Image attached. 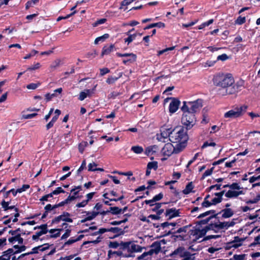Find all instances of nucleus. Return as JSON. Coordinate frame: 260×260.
Wrapping results in <instances>:
<instances>
[{
	"label": "nucleus",
	"mask_w": 260,
	"mask_h": 260,
	"mask_svg": "<svg viewBox=\"0 0 260 260\" xmlns=\"http://www.w3.org/2000/svg\"><path fill=\"white\" fill-rule=\"evenodd\" d=\"M223 187H228L230 189L226 192H225V190H222L219 192L215 193L214 195L217 197L213 198L211 201L212 205H215L221 203L222 200V196L224 193L225 197L229 199L237 198L240 195L245 194L243 190H241L243 187H241L239 184L236 182L224 185Z\"/></svg>",
	"instance_id": "obj_1"
},
{
	"label": "nucleus",
	"mask_w": 260,
	"mask_h": 260,
	"mask_svg": "<svg viewBox=\"0 0 260 260\" xmlns=\"http://www.w3.org/2000/svg\"><path fill=\"white\" fill-rule=\"evenodd\" d=\"M213 82L215 86L221 87L217 90V94L225 96L229 95L228 88L231 87L235 80L231 74H218L214 76Z\"/></svg>",
	"instance_id": "obj_2"
},
{
	"label": "nucleus",
	"mask_w": 260,
	"mask_h": 260,
	"mask_svg": "<svg viewBox=\"0 0 260 260\" xmlns=\"http://www.w3.org/2000/svg\"><path fill=\"white\" fill-rule=\"evenodd\" d=\"M188 139L187 130L183 127H177L173 129L170 136V141L176 143V146L182 150L185 147Z\"/></svg>",
	"instance_id": "obj_3"
},
{
	"label": "nucleus",
	"mask_w": 260,
	"mask_h": 260,
	"mask_svg": "<svg viewBox=\"0 0 260 260\" xmlns=\"http://www.w3.org/2000/svg\"><path fill=\"white\" fill-rule=\"evenodd\" d=\"M235 224L234 219L232 221H220L218 217H217L216 220L211 221L210 223V226L212 231L214 232L217 233L220 231L228 230L230 227L233 226Z\"/></svg>",
	"instance_id": "obj_4"
},
{
	"label": "nucleus",
	"mask_w": 260,
	"mask_h": 260,
	"mask_svg": "<svg viewBox=\"0 0 260 260\" xmlns=\"http://www.w3.org/2000/svg\"><path fill=\"white\" fill-rule=\"evenodd\" d=\"M202 106V100L201 99H198L193 102H184L183 105L181 107V110L186 111L194 114L195 113L200 110Z\"/></svg>",
	"instance_id": "obj_5"
},
{
	"label": "nucleus",
	"mask_w": 260,
	"mask_h": 260,
	"mask_svg": "<svg viewBox=\"0 0 260 260\" xmlns=\"http://www.w3.org/2000/svg\"><path fill=\"white\" fill-rule=\"evenodd\" d=\"M183 112L181 122L185 126L186 129H190L196 122L195 115L192 113L182 111Z\"/></svg>",
	"instance_id": "obj_6"
},
{
	"label": "nucleus",
	"mask_w": 260,
	"mask_h": 260,
	"mask_svg": "<svg viewBox=\"0 0 260 260\" xmlns=\"http://www.w3.org/2000/svg\"><path fill=\"white\" fill-rule=\"evenodd\" d=\"M151 248L147 252L143 253L141 255L137 257L138 260H148L150 256L152 255L153 254H158L160 250V244L157 242L153 243L151 245Z\"/></svg>",
	"instance_id": "obj_7"
},
{
	"label": "nucleus",
	"mask_w": 260,
	"mask_h": 260,
	"mask_svg": "<svg viewBox=\"0 0 260 260\" xmlns=\"http://www.w3.org/2000/svg\"><path fill=\"white\" fill-rule=\"evenodd\" d=\"M181 151L182 150L178 146L176 145L173 146L171 143L166 144L161 149L162 154L167 156H171L173 153H178Z\"/></svg>",
	"instance_id": "obj_8"
},
{
	"label": "nucleus",
	"mask_w": 260,
	"mask_h": 260,
	"mask_svg": "<svg viewBox=\"0 0 260 260\" xmlns=\"http://www.w3.org/2000/svg\"><path fill=\"white\" fill-rule=\"evenodd\" d=\"M143 248L141 246L129 241L127 242L125 253L126 255H128L127 257H134V252H141Z\"/></svg>",
	"instance_id": "obj_9"
},
{
	"label": "nucleus",
	"mask_w": 260,
	"mask_h": 260,
	"mask_svg": "<svg viewBox=\"0 0 260 260\" xmlns=\"http://www.w3.org/2000/svg\"><path fill=\"white\" fill-rule=\"evenodd\" d=\"M246 106L237 107L226 112L224 117L226 118H236L242 115L246 111Z\"/></svg>",
	"instance_id": "obj_10"
},
{
	"label": "nucleus",
	"mask_w": 260,
	"mask_h": 260,
	"mask_svg": "<svg viewBox=\"0 0 260 260\" xmlns=\"http://www.w3.org/2000/svg\"><path fill=\"white\" fill-rule=\"evenodd\" d=\"M219 213H216V211L214 210H211L207 211L201 214L198 216V218H202L203 217H205L207 216L210 215L209 217H207V218L205 219V221H207V223H208V222L212 219H214V220H216L217 217Z\"/></svg>",
	"instance_id": "obj_11"
},
{
	"label": "nucleus",
	"mask_w": 260,
	"mask_h": 260,
	"mask_svg": "<svg viewBox=\"0 0 260 260\" xmlns=\"http://www.w3.org/2000/svg\"><path fill=\"white\" fill-rule=\"evenodd\" d=\"M70 214L67 212H64L62 214L56 217L52 220V223H58L60 221L62 220L68 222H72L73 219L69 218Z\"/></svg>",
	"instance_id": "obj_12"
},
{
	"label": "nucleus",
	"mask_w": 260,
	"mask_h": 260,
	"mask_svg": "<svg viewBox=\"0 0 260 260\" xmlns=\"http://www.w3.org/2000/svg\"><path fill=\"white\" fill-rule=\"evenodd\" d=\"M49 248V244L48 243L44 244L42 245H40L37 247H35L32 248L31 251L29 252H27L26 253L22 254L20 255V257H24L25 255L32 254L34 253H37L38 252V250L41 251H44Z\"/></svg>",
	"instance_id": "obj_13"
},
{
	"label": "nucleus",
	"mask_w": 260,
	"mask_h": 260,
	"mask_svg": "<svg viewBox=\"0 0 260 260\" xmlns=\"http://www.w3.org/2000/svg\"><path fill=\"white\" fill-rule=\"evenodd\" d=\"M169 99L172 100L169 105V112L174 113L178 109L180 102L175 98H167L165 101H167Z\"/></svg>",
	"instance_id": "obj_14"
},
{
	"label": "nucleus",
	"mask_w": 260,
	"mask_h": 260,
	"mask_svg": "<svg viewBox=\"0 0 260 260\" xmlns=\"http://www.w3.org/2000/svg\"><path fill=\"white\" fill-rule=\"evenodd\" d=\"M243 85V81H240L235 84H232L231 87L228 88L229 94H234L241 90Z\"/></svg>",
	"instance_id": "obj_15"
},
{
	"label": "nucleus",
	"mask_w": 260,
	"mask_h": 260,
	"mask_svg": "<svg viewBox=\"0 0 260 260\" xmlns=\"http://www.w3.org/2000/svg\"><path fill=\"white\" fill-rule=\"evenodd\" d=\"M30 187L29 185L28 184H24L22 185V186L20 188H18L16 190H15L14 189H11V190L7 191L5 194H4L5 198H8L9 196V194L10 193H12L13 195L15 197L16 196L17 193H21L24 191H25L26 189H28Z\"/></svg>",
	"instance_id": "obj_16"
},
{
	"label": "nucleus",
	"mask_w": 260,
	"mask_h": 260,
	"mask_svg": "<svg viewBox=\"0 0 260 260\" xmlns=\"http://www.w3.org/2000/svg\"><path fill=\"white\" fill-rule=\"evenodd\" d=\"M210 230H212L210 226V223L202 230L196 229L193 233V236H196V237L199 239L204 237L206 235V233Z\"/></svg>",
	"instance_id": "obj_17"
},
{
	"label": "nucleus",
	"mask_w": 260,
	"mask_h": 260,
	"mask_svg": "<svg viewBox=\"0 0 260 260\" xmlns=\"http://www.w3.org/2000/svg\"><path fill=\"white\" fill-rule=\"evenodd\" d=\"M116 55L118 57H131L129 59H124L122 61L123 63L126 64L127 62H133L136 61L137 56L136 54L131 53H116Z\"/></svg>",
	"instance_id": "obj_18"
},
{
	"label": "nucleus",
	"mask_w": 260,
	"mask_h": 260,
	"mask_svg": "<svg viewBox=\"0 0 260 260\" xmlns=\"http://www.w3.org/2000/svg\"><path fill=\"white\" fill-rule=\"evenodd\" d=\"M165 215L169 217V219H171L174 217L179 216V211L175 208L167 209L166 211Z\"/></svg>",
	"instance_id": "obj_19"
},
{
	"label": "nucleus",
	"mask_w": 260,
	"mask_h": 260,
	"mask_svg": "<svg viewBox=\"0 0 260 260\" xmlns=\"http://www.w3.org/2000/svg\"><path fill=\"white\" fill-rule=\"evenodd\" d=\"M14 254V250L12 248H9L3 252V255L0 256V260H10L11 256Z\"/></svg>",
	"instance_id": "obj_20"
},
{
	"label": "nucleus",
	"mask_w": 260,
	"mask_h": 260,
	"mask_svg": "<svg viewBox=\"0 0 260 260\" xmlns=\"http://www.w3.org/2000/svg\"><path fill=\"white\" fill-rule=\"evenodd\" d=\"M173 129L171 128H166L165 127H162L160 130V133L159 135L161 136L164 138L167 139L169 138V140L170 141L171 133Z\"/></svg>",
	"instance_id": "obj_21"
},
{
	"label": "nucleus",
	"mask_w": 260,
	"mask_h": 260,
	"mask_svg": "<svg viewBox=\"0 0 260 260\" xmlns=\"http://www.w3.org/2000/svg\"><path fill=\"white\" fill-rule=\"evenodd\" d=\"M86 213L87 217L81 220V223H84L87 221L91 220L94 218H95L98 215L99 213L96 212V211H92V212H85Z\"/></svg>",
	"instance_id": "obj_22"
},
{
	"label": "nucleus",
	"mask_w": 260,
	"mask_h": 260,
	"mask_svg": "<svg viewBox=\"0 0 260 260\" xmlns=\"http://www.w3.org/2000/svg\"><path fill=\"white\" fill-rule=\"evenodd\" d=\"M109 232H111L114 234L113 236V238L117 237L121 235H123L124 234V231L121 228H119L118 227H111L108 228Z\"/></svg>",
	"instance_id": "obj_23"
},
{
	"label": "nucleus",
	"mask_w": 260,
	"mask_h": 260,
	"mask_svg": "<svg viewBox=\"0 0 260 260\" xmlns=\"http://www.w3.org/2000/svg\"><path fill=\"white\" fill-rule=\"evenodd\" d=\"M222 213V217L227 218L232 217L234 215L233 211L230 208H226L218 212L219 214Z\"/></svg>",
	"instance_id": "obj_24"
},
{
	"label": "nucleus",
	"mask_w": 260,
	"mask_h": 260,
	"mask_svg": "<svg viewBox=\"0 0 260 260\" xmlns=\"http://www.w3.org/2000/svg\"><path fill=\"white\" fill-rule=\"evenodd\" d=\"M62 231V229H51L48 232L52 234L49 237L51 238H56L60 236V232Z\"/></svg>",
	"instance_id": "obj_25"
},
{
	"label": "nucleus",
	"mask_w": 260,
	"mask_h": 260,
	"mask_svg": "<svg viewBox=\"0 0 260 260\" xmlns=\"http://www.w3.org/2000/svg\"><path fill=\"white\" fill-rule=\"evenodd\" d=\"M158 150V146L156 145H153L146 148L145 153L146 155L149 156L153 154Z\"/></svg>",
	"instance_id": "obj_26"
},
{
	"label": "nucleus",
	"mask_w": 260,
	"mask_h": 260,
	"mask_svg": "<svg viewBox=\"0 0 260 260\" xmlns=\"http://www.w3.org/2000/svg\"><path fill=\"white\" fill-rule=\"evenodd\" d=\"M114 48V45L113 44L110 45L109 46H105L103 48L102 55L103 56L110 54L113 50Z\"/></svg>",
	"instance_id": "obj_27"
},
{
	"label": "nucleus",
	"mask_w": 260,
	"mask_h": 260,
	"mask_svg": "<svg viewBox=\"0 0 260 260\" xmlns=\"http://www.w3.org/2000/svg\"><path fill=\"white\" fill-rule=\"evenodd\" d=\"M185 248L183 247H179L175 249L171 254V256L178 255L181 257V255L183 254V252H185Z\"/></svg>",
	"instance_id": "obj_28"
},
{
	"label": "nucleus",
	"mask_w": 260,
	"mask_h": 260,
	"mask_svg": "<svg viewBox=\"0 0 260 260\" xmlns=\"http://www.w3.org/2000/svg\"><path fill=\"white\" fill-rule=\"evenodd\" d=\"M154 27H157L158 28H164L165 27V23H164L161 22H159L157 23H154L150 24L149 25L146 26L144 28V29L146 30V29H150V28H153Z\"/></svg>",
	"instance_id": "obj_29"
},
{
	"label": "nucleus",
	"mask_w": 260,
	"mask_h": 260,
	"mask_svg": "<svg viewBox=\"0 0 260 260\" xmlns=\"http://www.w3.org/2000/svg\"><path fill=\"white\" fill-rule=\"evenodd\" d=\"M193 188L192 182H189L186 186L185 188L183 190V193L185 194H187L192 191Z\"/></svg>",
	"instance_id": "obj_30"
},
{
	"label": "nucleus",
	"mask_w": 260,
	"mask_h": 260,
	"mask_svg": "<svg viewBox=\"0 0 260 260\" xmlns=\"http://www.w3.org/2000/svg\"><path fill=\"white\" fill-rule=\"evenodd\" d=\"M172 235V237H174L175 239H178L180 240H183L184 239L185 235H177V234H174V232H172L171 231H169L166 235Z\"/></svg>",
	"instance_id": "obj_31"
},
{
	"label": "nucleus",
	"mask_w": 260,
	"mask_h": 260,
	"mask_svg": "<svg viewBox=\"0 0 260 260\" xmlns=\"http://www.w3.org/2000/svg\"><path fill=\"white\" fill-rule=\"evenodd\" d=\"M109 37V35L108 34H105L102 36L98 37L94 40V44H98L100 42H104Z\"/></svg>",
	"instance_id": "obj_32"
},
{
	"label": "nucleus",
	"mask_w": 260,
	"mask_h": 260,
	"mask_svg": "<svg viewBox=\"0 0 260 260\" xmlns=\"http://www.w3.org/2000/svg\"><path fill=\"white\" fill-rule=\"evenodd\" d=\"M109 210L110 212L113 215H117L121 213V209L118 207H111Z\"/></svg>",
	"instance_id": "obj_33"
},
{
	"label": "nucleus",
	"mask_w": 260,
	"mask_h": 260,
	"mask_svg": "<svg viewBox=\"0 0 260 260\" xmlns=\"http://www.w3.org/2000/svg\"><path fill=\"white\" fill-rule=\"evenodd\" d=\"M147 168H148V170L153 169L154 170H156L158 168V163L155 161L149 162L147 164Z\"/></svg>",
	"instance_id": "obj_34"
},
{
	"label": "nucleus",
	"mask_w": 260,
	"mask_h": 260,
	"mask_svg": "<svg viewBox=\"0 0 260 260\" xmlns=\"http://www.w3.org/2000/svg\"><path fill=\"white\" fill-rule=\"evenodd\" d=\"M131 150L136 154H140L143 152V148L140 146H134L132 147Z\"/></svg>",
	"instance_id": "obj_35"
},
{
	"label": "nucleus",
	"mask_w": 260,
	"mask_h": 260,
	"mask_svg": "<svg viewBox=\"0 0 260 260\" xmlns=\"http://www.w3.org/2000/svg\"><path fill=\"white\" fill-rule=\"evenodd\" d=\"M37 229H40L41 230L40 231L44 232L43 234H47V232H48V229H47V224H42V225H39V226H35L34 228V230H36Z\"/></svg>",
	"instance_id": "obj_36"
},
{
	"label": "nucleus",
	"mask_w": 260,
	"mask_h": 260,
	"mask_svg": "<svg viewBox=\"0 0 260 260\" xmlns=\"http://www.w3.org/2000/svg\"><path fill=\"white\" fill-rule=\"evenodd\" d=\"M88 145V143L86 141H82L79 145V151L80 153H82L84 150V149Z\"/></svg>",
	"instance_id": "obj_37"
},
{
	"label": "nucleus",
	"mask_w": 260,
	"mask_h": 260,
	"mask_svg": "<svg viewBox=\"0 0 260 260\" xmlns=\"http://www.w3.org/2000/svg\"><path fill=\"white\" fill-rule=\"evenodd\" d=\"M73 192V194L72 196H69L67 199L68 200V201H69V202L70 203L71 202L75 200V199H76L78 196H77V194H78V192H79V190L78 191H74Z\"/></svg>",
	"instance_id": "obj_38"
},
{
	"label": "nucleus",
	"mask_w": 260,
	"mask_h": 260,
	"mask_svg": "<svg viewBox=\"0 0 260 260\" xmlns=\"http://www.w3.org/2000/svg\"><path fill=\"white\" fill-rule=\"evenodd\" d=\"M21 236V234H17L15 236H12L8 239V241L11 243H14L15 242L17 241L20 237Z\"/></svg>",
	"instance_id": "obj_39"
},
{
	"label": "nucleus",
	"mask_w": 260,
	"mask_h": 260,
	"mask_svg": "<svg viewBox=\"0 0 260 260\" xmlns=\"http://www.w3.org/2000/svg\"><path fill=\"white\" fill-rule=\"evenodd\" d=\"M118 79V78H116V77H112V76H110L109 77L107 80H106V82L108 84H113Z\"/></svg>",
	"instance_id": "obj_40"
},
{
	"label": "nucleus",
	"mask_w": 260,
	"mask_h": 260,
	"mask_svg": "<svg viewBox=\"0 0 260 260\" xmlns=\"http://www.w3.org/2000/svg\"><path fill=\"white\" fill-rule=\"evenodd\" d=\"M213 169H214V168L212 167V168H211L210 169H208L204 173V174H203V176L202 177V179H204V178H205V177L208 176H210L212 174V172H213Z\"/></svg>",
	"instance_id": "obj_41"
},
{
	"label": "nucleus",
	"mask_w": 260,
	"mask_h": 260,
	"mask_svg": "<svg viewBox=\"0 0 260 260\" xmlns=\"http://www.w3.org/2000/svg\"><path fill=\"white\" fill-rule=\"evenodd\" d=\"M188 229V226H184L183 227L180 228L176 231L174 232V234H180V233H184L185 234L187 232V230Z\"/></svg>",
	"instance_id": "obj_42"
},
{
	"label": "nucleus",
	"mask_w": 260,
	"mask_h": 260,
	"mask_svg": "<svg viewBox=\"0 0 260 260\" xmlns=\"http://www.w3.org/2000/svg\"><path fill=\"white\" fill-rule=\"evenodd\" d=\"M56 96V94L55 93L50 94V93H48L45 94V101L46 102H48L52 100L53 98L55 97Z\"/></svg>",
	"instance_id": "obj_43"
},
{
	"label": "nucleus",
	"mask_w": 260,
	"mask_h": 260,
	"mask_svg": "<svg viewBox=\"0 0 260 260\" xmlns=\"http://www.w3.org/2000/svg\"><path fill=\"white\" fill-rule=\"evenodd\" d=\"M166 203H155L153 208H152V211L153 212H157L159 209H160L163 204H165Z\"/></svg>",
	"instance_id": "obj_44"
},
{
	"label": "nucleus",
	"mask_w": 260,
	"mask_h": 260,
	"mask_svg": "<svg viewBox=\"0 0 260 260\" xmlns=\"http://www.w3.org/2000/svg\"><path fill=\"white\" fill-rule=\"evenodd\" d=\"M245 21H246V19H245V17L239 16L236 19L235 22L236 24L241 25V24L244 23L245 22Z\"/></svg>",
	"instance_id": "obj_45"
},
{
	"label": "nucleus",
	"mask_w": 260,
	"mask_h": 260,
	"mask_svg": "<svg viewBox=\"0 0 260 260\" xmlns=\"http://www.w3.org/2000/svg\"><path fill=\"white\" fill-rule=\"evenodd\" d=\"M9 203L10 202H6L5 200H3L1 203V205H2V207L4 209V211H6L9 210Z\"/></svg>",
	"instance_id": "obj_46"
},
{
	"label": "nucleus",
	"mask_w": 260,
	"mask_h": 260,
	"mask_svg": "<svg viewBox=\"0 0 260 260\" xmlns=\"http://www.w3.org/2000/svg\"><path fill=\"white\" fill-rule=\"evenodd\" d=\"M97 165L95 162L90 163L88 165V171H95L96 170Z\"/></svg>",
	"instance_id": "obj_47"
},
{
	"label": "nucleus",
	"mask_w": 260,
	"mask_h": 260,
	"mask_svg": "<svg viewBox=\"0 0 260 260\" xmlns=\"http://www.w3.org/2000/svg\"><path fill=\"white\" fill-rule=\"evenodd\" d=\"M115 255L121 257H127L128 255H126V253L122 251H120L119 249L118 251H115Z\"/></svg>",
	"instance_id": "obj_48"
},
{
	"label": "nucleus",
	"mask_w": 260,
	"mask_h": 260,
	"mask_svg": "<svg viewBox=\"0 0 260 260\" xmlns=\"http://www.w3.org/2000/svg\"><path fill=\"white\" fill-rule=\"evenodd\" d=\"M260 200V194L257 196L253 200H249L246 202V204H255Z\"/></svg>",
	"instance_id": "obj_49"
},
{
	"label": "nucleus",
	"mask_w": 260,
	"mask_h": 260,
	"mask_svg": "<svg viewBox=\"0 0 260 260\" xmlns=\"http://www.w3.org/2000/svg\"><path fill=\"white\" fill-rule=\"evenodd\" d=\"M127 242H121L119 245V250L120 251H122L123 252H125V248H126Z\"/></svg>",
	"instance_id": "obj_50"
},
{
	"label": "nucleus",
	"mask_w": 260,
	"mask_h": 260,
	"mask_svg": "<svg viewBox=\"0 0 260 260\" xmlns=\"http://www.w3.org/2000/svg\"><path fill=\"white\" fill-rule=\"evenodd\" d=\"M60 63L61 60L60 59H56L51 65V68L52 69H55L58 67L60 65Z\"/></svg>",
	"instance_id": "obj_51"
},
{
	"label": "nucleus",
	"mask_w": 260,
	"mask_h": 260,
	"mask_svg": "<svg viewBox=\"0 0 260 260\" xmlns=\"http://www.w3.org/2000/svg\"><path fill=\"white\" fill-rule=\"evenodd\" d=\"M136 37V35L129 34L128 37L124 39L125 42H127V43L129 44V43H131L134 40V39H135Z\"/></svg>",
	"instance_id": "obj_52"
},
{
	"label": "nucleus",
	"mask_w": 260,
	"mask_h": 260,
	"mask_svg": "<svg viewBox=\"0 0 260 260\" xmlns=\"http://www.w3.org/2000/svg\"><path fill=\"white\" fill-rule=\"evenodd\" d=\"M38 53V51L35 50H32L29 54H27L24 57V59H27L30 58L31 57L34 56Z\"/></svg>",
	"instance_id": "obj_53"
},
{
	"label": "nucleus",
	"mask_w": 260,
	"mask_h": 260,
	"mask_svg": "<svg viewBox=\"0 0 260 260\" xmlns=\"http://www.w3.org/2000/svg\"><path fill=\"white\" fill-rule=\"evenodd\" d=\"M120 243L116 241L110 242L109 244V247L112 248H117L119 247Z\"/></svg>",
	"instance_id": "obj_54"
},
{
	"label": "nucleus",
	"mask_w": 260,
	"mask_h": 260,
	"mask_svg": "<svg viewBox=\"0 0 260 260\" xmlns=\"http://www.w3.org/2000/svg\"><path fill=\"white\" fill-rule=\"evenodd\" d=\"M134 0H123L121 3V7H120V9H122L123 6H127L133 3Z\"/></svg>",
	"instance_id": "obj_55"
},
{
	"label": "nucleus",
	"mask_w": 260,
	"mask_h": 260,
	"mask_svg": "<svg viewBox=\"0 0 260 260\" xmlns=\"http://www.w3.org/2000/svg\"><path fill=\"white\" fill-rule=\"evenodd\" d=\"M216 145V143L213 142H209L206 141L204 143L203 145L202 146V148H206L208 146H215Z\"/></svg>",
	"instance_id": "obj_56"
},
{
	"label": "nucleus",
	"mask_w": 260,
	"mask_h": 260,
	"mask_svg": "<svg viewBox=\"0 0 260 260\" xmlns=\"http://www.w3.org/2000/svg\"><path fill=\"white\" fill-rule=\"evenodd\" d=\"M40 85V83L36 84V83H30L29 84H28L26 86L27 88L28 89H36L38 86Z\"/></svg>",
	"instance_id": "obj_57"
},
{
	"label": "nucleus",
	"mask_w": 260,
	"mask_h": 260,
	"mask_svg": "<svg viewBox=\"0 0 260 260\" xmlns=\"http://www.w3.org/2000/svg\"><path fill=\"white\" fill-rule=\"evenodd\" d=\"M163 197H164L163 193L160 192L159 194L155 196L153 198V201H155V202H156L157 201H160L161 199H162Z\"/></svg>",
	"instance_id": "obj_58"
},
{
	"label": "nucleus",
	"mask_w": 260,
	"mask_h": 260,
	"mask_svg": "<svg viewBox=\"0 0 260 260\" xmlns=\"http://www.w3.org/2000/svg\"><path fill=\"white\" fill-rule=\"evenodd\" d=\"M40 66H41V65H40V63H39V62L36 63L34 66L28 67L27 69V71H32V70H35L36 69H38L39 68H40Z\"/></svg>",
	"instance_id": "obj_59"
},
{
	"label": "nucleus",
	"mask_w": 260,
	"mask_h": 260,
	"mask_svg": "<svg viewBox=\"0 0 260 260\" xmlns=\"http://www.w3.org/2000/svg\"><path fill=\"white\" fill-rule=\"evenodd\" d=\"M100 75L103 76L106 74H108L110 72V70L107 68H104L100 69Z\"/></svg>",
	"instance_id": "obj_60"
},
{
	"label": "nucleus",
	"mask_w": 260,
	"mask_h": 260,
	"mask_svg": "<svg viewBox=\"0 0 260 260\" xmlns=\"http://www.w3.org/2000/svg\"><path fill=\"white\" fill-rule=\"evenodd\" d=\"M65 191L61 187H58L56 188V189L52 191V193H54V195L58 194L60 193H64Z\"/></svg>",
	"instance_id": "obj_61"
},
{
	"label": "nucleus",
	"mask_w": 260,
	"mask_h": 260,
	"mask_svg": "<svg viewBox=\"0 0 260 260\" xmlns=\"http://www.w3.org/2000/svg\"><path fill=\"white\" fill-rule=\"evenodd\" d=\"M88 200H83L82 202L76 204V207L78 208L84 207L88 204Z\"/></svg>",
	"instance_id": "obj_62"
},
{
	"label": "nucleus",
	"mask_w": 260,
	"mask_h": 260,
	"mask_svg": "<svg viewBox=\"0 0 260 260\" xmlns=\"http://www.w3.org/2000/svg\"><path fill=\"white\" fill-rule=\"evenodd\" d=\"M229 58L228 56L226 54H222L220 55H219L217 58V59L218 60H222V61H224V60H226V59H228Z\"/></svg>",
	"instance_id": "obj_63"
},
{
	"label": "nucleus",
	"mask_w": 260,
	"mask_h": 260,
	"mask_svg": "<svg viewBox=\"0 0 260 260\" xmlns=\"http://www.w3.org/2000/svg\"><path fill=\"white\" fill-rule=\"evenodd\" d=\"M245 256V254H235L233 256V258L235 259V260H244Z\"/></svg>",
	"instance_id": "obj_64"
}]
</instances>
